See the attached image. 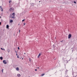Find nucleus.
Masks as SVG:
<instances>
[{
    "mask_svg": "<svg viewBox=\"0 0 77 77\" xmlns=\"http://www.w3.org/2000/svg\"><path fill=\"white\" fill-rule=\"evenodd\" d=\"M10 23H12V22H13V20H11L10 21Z\"/></svg>",
    "mask_w": 77,
    "mask_h": 77,
    "instance_id": "8",
    "label": "nucleus"
},
{
    "mask_svg": "<svg viewBox=\"0 0 77 77\" xmlns=\"http://www.w3.org/2000/svg\"><path fill=\"white\" fill-rule=\"evenodd\" d=\"M12 15L13 16H14V17H15V14L14 13H13L12 14Z\"/></svg>",
    "mask_w": 77,
    "mask_h": 77,
    "instance_id": "5",
    "label": "nucleus"
},
{
    "mask_svg": "<svg viewBox=\"0 0 77 77\" xmlns=\"http://www.w3.org/2000/svg\"><path fill=\"white\" fill-rule=\"evenodd\" d=\"M35 71H37V69H35Z\"/></svg>",
    "mask_w": 77,
    "mask_h": 77,
    "instance_id": "24",
    "label": "nucleus"
},
{
    "mask_svg": "<svg viewBox=\"0 0 77 77\" xmlns=\"http://www.w3.org/2000/svg\"><path fill=\"white\" fill-rule=\"evenodd\" d=\"M17 55V54H16V56Z\"/></svg>",
    "mask_w": 77,
    "mask_h": 77,
    "instance_id": "28",
    "label": "nucleus"
},
{
    "mask_svg": "<svg viewBox=\"0 0 77 77\" xmlns=\"http://www.w3.org/2000/svg\"><path fill=\"white\" fill-rule=\"evenodd\" d=\"M6 27L7 29H8V28H9V25H7Z\"/></svg>",
    "mask_w": 77,
    "mask_h": 77,
    "instance_id": "10",
    "label": "nucleus"
},
{
    "mask_svg": "<svg viewBox=\"0 0 77 77\" xmlns=\"http://www.w3.org/2000/svg\"><path fill=\"white\" fill-rule=\"evenodd\" d=\"M14 8H11L9 10V11L10 12H14Z\"/></svg>",
    "mask_w": 77,
    "mask_h": 77,
    "instance_id": "1",
    "label": "nucleus"
},
{
    "mask_svg": "<svg viewBox=\"0 0 77 77\" xmlns=\"http://www.w3.org/2000/svg\"><path fill=\"white\" fill-rule=\"evenodd\" d=\"M2 24V23L0 22V25H1Z\"/></svg>",
    "mask_w": 77,
    "mask_h": 77,
    "instance_id": "22",
    "label": "nucleus"
},
{
    "mask_svg": "<svg viewBox=\"0 0 77 77\" xmlns=\"http://www.w3.org/2000/svg\"><path fill=\"white\" fill-rule=\"evenodd\" d=\"M3 63H4V64H6V63H7V62H6V61L5 60H4L3 61Z\"/></svg>",
    "mask_w": 77,
    "mask_h": 77,
    "instance_id": "3",
    "label": "nucleus"
},
{
    "mask_svg": "<svg viewBox=\"0 0 77 77\" xmlns=\"http://www.w3.org/2000/svg\"><path fill=\"white\" fill-rule=\"evenodd\" d=\"M74 3H76V2H74Z\"/></svg>",
    "mask_w": 77,
    "mask_h": 77,
    "instance_id": "21",
    "label": "nucleus"
},
{
    "mask_svg": "<svg viewBox=\"0 0 77 77\" xmlns=\"http://www.w3.org/2000/svg\"><path fill=\"white\" fill-rule=\"evenodd\" d=\"M25 19H23V20H22V21L23 22V21H25Z\"/></svg>",
    "mask_w": 77,
    "mask_h": 77,
    "instance_id": "16",
    "label": "nucleus"
},
{
    "mask_svg": "<svg viewBox=\"0 0 77 77\" xmlns=\"http://www.w3.org/2000/svg\"><path fill=\"white\" fill-rule=\"evenodd\" d=\"M41 56V54L39 53V55H38V58H39V56Z\"/></svg>",
    "mask_w": 77,
    "mask_h": 77,
    "instance_id": "6",
    "label": "nucleus"
},
{
    "mask_svg": "<svg viewBox=\"0 0 77 77\" xmlns=\"http://www.w3.org/2000/svg\"><path fill=\"white\" fill-rule=\"evenodd\" d=\"M11 18H14V19L15 18V17H14V16H12Z\"/></svg>",
    "mask_w": 77,
    "mask_h": 77,
    "instance_id": "14",
    "label": "nucleus"
},
{
    "mask_svg": "<svg viewBox=\"0 0 77 77\" xmlns=\"http://www.w3.org/2000/svg\"><path fill=\"white\" fill-rule=\"evenodd\" d=\"M38 68L39 69V67H38Z\"/></svg>",
    "mask_w": 77,
    "mask_h": 77,
    "instance_id": "27",
    "label": "nucleus"
},
{
    "mask_svg": "<svg viewBox=\"0 0 77 77\" xmlns=\"http://www.w3.org/2000/svg\"><path fill=\"white\" fill-rule=\"evenodd\" d=\"M2 72H3V69H2Z\"/></svg>",
    "mask_w": 77,
    "mask_h": 77,
    "instance_id": "17",
    "label": "nucleus"
},
{
    "mask_svg": "<svg viewBox=\"0 0 77 77\" xmlns=\"http://www.w3.org/2000/svg\"><path fill=\"white\" fill-rule=\"evenodd\" d=\"M19 30V33H20V30Z\"/></svg>",
    "mask_w": 77,
    "mask_h": 77,
    "instance_id": "23",
    "label": "nucleus"
},
{
    "mask_svg": "<svg viewBox=\"0 0 77 77\" xmlns=\"http://www.w3.org/2000/svg\"><path fill=\"white\" fill-rule=\"evenodd\" d=\"M0 18H1V17L0 16Z\"/></svg>",
    "mask_w": 77,
    "mask_h": 77,
    "instance_id": "29",
    "label": "nucleus"
},
{
    "mask_svg": "<svg viewBox=\"0 0 77 77\" xmlns=\"http://www.w3.org/2000/svg\"><path fill=\"white\" fill-rule=\"evenodd\" d=\"M22 59L23 60V58H22Z\"/></svg>",
    "mask_w": 77,
    "mask_h": 77,
    "instance_id": "31",
    "label": "nucleus"
},
{
    "mask_svg": "<svg viewBox=\"0 0 77 77\" xmlns=\"http://www.w3.org/2000/svg\"><path fill=\"white\" fill-rule=\"evenodd\" d=\"M53 46H54V45H53Z\"/></svg>",
    "mask_w": 77,
    "mask_h": 77,
    "instance_id": "33",
    "label": "nucleus"
},
{
    "mask_svg": "<svg viewBox=\"0 0 77 77\" xmlns=\"http://www.w3.org/2000/svg\"><path fill=\"white\" fill-rule=\"evenodd\" d=\"M26 24V23H24V26H25V25Z\"/></svg>",
    "mask_w": 77,
    "mask_h": 77,
    "instance_id": "25",
    "label": "nucleus"
},
{
    "mask_svg": "<svg viewBox=\"0 0 77 77\" xmlns=\"http://www.w3.org/2000/svg\"><path fill=\"white\" fill-rule=\"evenodd\" d=\"M8 53H9V52H10V51L9 50H8Z\"/></svg>",
    "mask_w": 77,
    "mask_h": 77,
    "instance_id": "15",
    "label": "nucleus"
},
{
    "mask_svg": "<svg viewBox=\"0 0 77 77\" xmlns=\"http://www.w3.org/2000/svg\"><path fill=\"white\" fill-rule=\"evenodd\" d=\"M63 42V40H62V41H61V42Z\"/></svg>",
    "mask_w": 77,
    "mask_h": 77,
    "instance_id": "20",
    "label": "nucleus"
},
{
    "mask_svg": "<svg viewBox=\"0 0 77 77\" xmlns=\"http://www.w3.org/2000/svg\"><path fill=\"white\" fill-rule=\"evenodd\" d=\"M0 9H1L2 10L1 11H3V8H2V6H0Z\"/></svg>",
    "mask_w": 77,
    "mask_h": 77,
    "instance_id": "4",
    "label": "nucleus"
},
{
    "mask_svg": "<svg viewBox=\"0 0 77 77\" xmlns=\"http://www.w3.org/2000/svg\"><path fill=\"white\" fill-rule=\"evenodd\" d=\"M0 59L1 60H3V57H0Z\"/></svg>",
    "mask_w": 77,
    "mask_h": 77,
    "instance_id": "12",
    "label": "nucleus"
},
{
    "mask_svg": "<svg viewBox=\"0 0 77 77\" xmlns=\"http://www.w3.org/2000/svg\"><path fill=\"white\" fill-rule=\"evenodd\" d=\"M17 57L18 58H19V57L18 56H17Z\"/></svg>",
    "mask_w": 77,
    "mask_h": 77,
    "instance_id": "26",
    "label": "nucleus"
},
{
    "mask_svg": "<svg viewBox=\"0 0 77 77\" xmlns=\"http://www.w3.org/2000/svg\"><path fill=\"white\" fill-rule=\"evenodd\" d=\"M1 50H5V49H2V48H1Z\"/></svg>",
    "mask_w": 77,
    "mask_h": 77,
    "instance_id": "13",
    "label": "nucleus"
},
{
    "mask_svg": "<svg viewBox=\"0 0 77 77\" xmlns=\"http://www.w3.org/2000/svg\"><path fill=\"white\" fill-rule=\"evenodd\" d=\"M17 76L18 77H21V75H20V74H18L17 75Z\"/></svg>",
    "mask_w": 77,
    "mask_h": 77,
    "instance_id": "9",
    "label": "nucleus"
},
{
    "mask_svg": "<svg viewBox=\"0 0 77 77\" xmlns=\"http://www.w3.org/2000/svg\"><path fill=\"white\" fill-rule=\"evenodd\" d=\"M20 25V24H19V26Z\"/></svg>",
    "mask_w": 77,
    "mask_h": 77,
    "instance_id": "32",
    "label": "nucleus"
},
{
    "mask_svg": "<svg viewBox=\"0 0 77 77\" xmlns=\"http://www.w3.org/2000/svg\"><path fill=\"white\" fill-rule=\"evenodd\" d=\"M44 75H45V74H44V73L42 74H41V76L42 77V76H44Z\"/></svg>",
    "mask_w": 77,
    "mask_h": 77,
    "instance_id": "7",
    "label": "nucleus"
},
{
    "mask_svg": "<svg viewBox=\"0 0 77 77\" xmlns=\"http://www.w3.org/2000/svg\"><path fill=\"white\" fill-rule=\"evenodd\" d=\"M39 2H40V1H39Z\"/></svg>",
    "mask_w": 77,
    "mask_h": 77,
    "instance_id": "34",
    "label": "nucleus"
},
{
    "mask_svg": "<svg viewBox=\"0 0 77 77\" xmlns=\"http://www.w3.org/2000/svg\"><path fill=\"white\" fill-rule=\"evenodd\" d=\"M18 50H20V48H19V47H18Z\"/></svg>",
    "mask_w": 77,
    "mask_h": 77,
    "instance_id": "19",
    "label": "nucleus"
},
{
    "mask_svg": "<svg viewBox=\"0 0 77 77\" xmlns=\"http://www.w3.org/2000/svg\"><path fill=\"white\" fill-rule=\"evenodd\" d=\"M71 36H72L71 34H69L68 35V38L70 39V38H71Z\"/></svg>",
    "mask_w": 77,
    "mask_h": 77,
    "instance_id": "2",
    "label": "nucleus"
},
{
    "mask_svg": "<svg viewBox=\"0 0 77 77\" xmlns=\"http://www.w3.org/2000/svg\"><path fill=\"white\" fill-rule=\"evenodd\" d=\"M16 70H17V71H18L19 70V68H18V67L17 68Z\"/></svg>",
    "mask_w": 77,
    "mask_h": 77,
    "instance_id": "11",
    "label": "nucleus"
},
{
    "mask_svg": "<svg viewBox=\"0 0 77 77\" xmlns=\"http://www.w3.org/2000/svg\"><path fill=\"white\" fill-rule=\"evenodd\" d=\"M11 1H9V3H11Z\"/></svg>",
    "mask_w": 77,
    "mask_h": 77,
    "instance_id": "18",
    "label": "nucleus"
},
{
    "mask_svg": "<svg viewBox=\"0 0 77 77\" xmlns=\"http://www.w3.org/2000/svg\"><path fill=\"white\" fill-rule=\"evenodd\" d=\"M24 54H26V53H24Z\"/></svg>",
    "mask_w": 77,
    "mask_h": 77,
    "instance_id": "30",
    "label": "nucleus"
}]
</instances>
